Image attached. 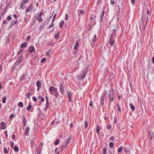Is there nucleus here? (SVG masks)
Segmentation results:
<instances>
[{"instance_id":"nucleus-1","label":"nucleus","mask_w":154,"mask_h":154,"mask_svg":"<svg viewBox=\"0 0 154 154\" xmlns=\"http://www.w3.org/2000/svg\"><path fill=\"white\" fill-rule=\"evenodd\" d=\"M23 58V57L22 55H21L18 57V59L16 60L13 65L12 68L13 70L17 69L18 71L19 69H20L22 66L20 64L22 63Z\"/></svg>"},{"instance_id":"nucleus-2","label":"nucleus","mask_w":154,"mask_h":154,"mask_svg":"<svg viewBox=\"0 0 154 154\" xmlns=\"http://www.w3.org/2000/svg\"><path fill=\"white\" fill-rule=\"evenodd\" d=\"M88 66H87V69H85V70H83L82 72V74H80L79 75L78 77V79L79 80H83L85 78L86 74L87 73V69H88Z\"/></svg>"},{"instance_id":"nucleus-3","label":"nucleus","mask_w":154,"mask_h":154,"mask_svg":"<svg viewBox=\"0 0 154 154\" xmlns=\"http://www.w3.org/2000/svg\"><path fill=\"white\" fill-rule=\"evenodd\" d=\"M116 35V34L114 33H112L110 35L109 39V43L111 46L113 45L114 43L115 42V39L114 36Z\"/></svg>"},{"instance_id":"nucleus-4","label":"nucleus","mask_w":154,"mask_h":154,"mask_svg":"<svg viewBox=\"0 0 154 154\" xmlns=\"http://www.w3.org/2000/svg\"><path fill=\"white\" fill-rule=\"evenodd\" d=\"M49 92L51 94H53L54 92L57 93V89L56 88H55L53 86H51L49 89Z\"/></svg>"},{"instance_id":"nucleus-5","label":"nucleus","mask_w":154,"mask_h":154,"mask_svg":"<svg viewBox=\"0 0 154 154\" xmlns=\"http://www.w3.org/2000/svg\"><path fill=\"white\" fill-rule=\"evenodd\" d=\"M59 89L60 92L63 94L64 92V89L62 82L60 83L59 84Z\"/></svg>"},{"instance_id":"nucleus-6","label":"nucleus","mask_w":154,"mask_h":154,"mask_svg":"<svg viewBox=\"0 0 154 154\" xmlns=\"http://www.w3.org/2000/svg\"><path fill=\"white\" fill-rule=\"evenodd\" d=\"M18 22L17 20H12L11 21L10 23V28H12L13 26H14V24H17L18 23Z\"/></svg>"},{"instance_id":"nucleus-7","label":"nucleus","mask_w":154,"mask_h":154,"mask_svg":"<svg viewBox=\"0 0 154 154\" xmlns=\"http://www.w3.org/2000/svg\"><path fill=\"white\" fill-rule=\"evenodd\" d=\"M114 96V90L113 88L111 89L109 92L108 97Z\"/></svg>"},{"instance_id":"nucleus-8","label":"nucleus","mask_w":154,"mask_h":154,"mask_svg":"<svg viewBox=\"0 0 154 154\" xmlns=\"http://www.w3.org/2000/svg\"><path fill=\"white\" fill-rule=\"evenodd\" d=\"M72 137L70 135H69L67 138L65 140L64 142L66 143V144H69L71 141V139Z\"/></svg>"},{"instance_id":"nucleus-9","label":"nucleus","mask_w":154,"mask_h":154,"mask_svg":"<svg viewBox=\"0 0 154 154\" xmlns=\"http://www.w3.org/2000/svg\"><path fill=\"white\" fill-rule=\"evenodd\" d=\"M60 37V33L59 31H57L55 33L54 35V37L56 40H58L59 39Z\"/></svg>"},{"instance_id":"nucleus-10","label":"nucleus","mask_w":154,"mask_h":154,"mask_svg":"<svg viewBox=\"0 0 154 154\" xmlns=\"http://www.w3.org/2000/svg\"><path fill=\"white\" fill-rule=\"evenodd\" d=\"M105 14V11L103 10L101 12V14L100 15V22L101 23V22L103 21V17Z\"/></svg>"},{"instance_id":"nucleus-11","label":"nucleus","mask_w":154,"mask_h":154,"mask_svg":"<svg viewBox=\"0 0 154 154\" xmlns=\"http://www.w3.org/2000/svg\"><path fill=\"white\" fill-rule=\"evenodd\" d=\"M1 129H5L6 128V126L4 122H2L0 124Z\"/></svg>"},{"instance_id":"nucleus-12","label":"nucleus","mask_w":154,"mask_h":154,"mask_svg":"<svg viewBox=\"0 0 154 154\" xmlns=\"http://www.w3.org/2000/svg\"><path fill=\"white\" fill-rule=\"evenodd\" d=\"M140 27L141 31H143L146 28V25H144V23L142 25H140Z\"/></svg>"},{"instance_id":"nucleus-13","label":"nucleus","mask_w":154,"mask_h":154,"mask_svg":"<svg viewBox=\"0 0 154 154\" xmlns=\"http://www.w3.org/2000/svg\"><path fill=\"white\" fill-rule=\"evenodd\" d=\"M29 51L30 52H32L35 51V48L34 46H30L29 48Z\"/></svg>"},{"instance_id":"nucleus-14","label":"nucleus","mask_w":154,"mask_h":154,"mask_svg":"<svg viewBox=\"0 0 154 154\" xmlns=\"http://www.w3.org/2000/svg\"><path fill=\"white\" fill-rule=\"evenodd\" d=\"M129 106L132 111H134L135 110V107L133 104L131 103H130L129 104Z\"/></svg>"},{"instance_id":"nucleus-15","label":"nucleus","mask_w":154,"mask_h":154,"mask_svg":"<svg viewBox=\"0 0 154 154\" xmlns=\"http://www.w3.org/2000/svg\"><path fill=\"white\" fill-rule=\"evenodd\" d=\"M148 136L150 140H151L152 139L153 135L152 134V133L150 131H149L148 133Z\"/></svg>"},{"instance_id":"nucleus-16","label":"nucleus","mask_w":154,"mask_h":154,"mask_svg":"<svg viewBox=\"0 0 154 154\" xmlns=\"http://www.w3.org/2000/svg\"><path fill=\"white\" fill-rule=\"evenodd\" d=\"M27 43L25 42L21 45L20 47L21 48H24L27 46Z\"/></svg>"},{"instance_id":"nucleus-17","label":"nucleus","mask_w":154,"mask_h":154,"mask_svg":"<svg viewBox=\"0 0 154 154\" xmlns=\"http://www.w3.org/2000/svg\"><path fill=\"white\" fill-rule=\"evenodd\" d=\"M29 130V127H26V131L25 132V135H27Z\"/></svg>"},{"instance_id":"nucleus-18","label":"nucleus","mask_w":154,"mask_h":154,"mask_svg":"<svg viewBox=\"0 0 154 154\" xmlns=\"http://www.w3.org/2000/svg\"><path fill=\"white\" fill-rule=\"evenodd\" d=\"M64 23V22L63 20H62L60 21L59 24L60 25V28H63Z\"/></svg>"},{"instance_id":"nucleus-19","label":"nucleus","mask_w":154,"mask_h":154,"mask_svg":"<svg viewBox=\"0 0 154 154\" xmlns=\"http://www.w3.org/2000/svg\"><path fill=\"white\" fill-rule=\"evenodd\" d=\"M114 97H108L110 105L111 104V103L113 101Z\"/></svg>"},{"instance_id":"nucleus-20","label":"nucleus","mask_w":154,"mask_h":154,"mask_svg":"<svg viewBox=\"0 0 154 154\" xmlns=\"http://www.w3.org/2000/svg\"><path fill=\"white\" fill-rule=\"evenodd\" d=\"M26 75L25 73H23L20 78V81H22L26 77Z\"/></svg>"},{"instance_id":"nucleus-21","label":"nucleus","mask_w":154,"mask_h":154,"mask_svg":"<svg viewBox=\"0 0 154 154\" xmlns=\"http://www.w3.org/2000/svg\"><path fill=\"white\" fill-rule=\"evenodd\" d=\"M79 15H80V14H85V11L84 10H79L78 12Z\"/></svg>"},{"instance_id":"nucleus-22","label":"nucleus","mask_w":154,"mask_h":154,"mask_svg":"<svg viewBox=\"0 0 154 154\" xmlns=\"http://www.w3.org/2000/svg\"><path fill=\"white\" fill-rule=\"evenodd\" d=\"M101 130L100 127L99 125H97V128L96 129V132L98 134H99L100 131Z\"/></svg>"},{"instance_id":"nucleus-23","label":"nucleus","mask_w":154,"mask_h":154,"mask_svg":"<svg viewBox=\"0 0 154 154\" xmlns=\"http://www.w3.org/2000/svg\"><path fill=\"white\" fill-rule=\"evenodd\" d=\"M96 39H97V35L96 34H95L94 35L93 38L92 39V43L93 44V43L95 42H96Z\"/></svg>"},{"instance_id":"nucleus-24","label":"nucleus","mask_w":154,"mask_h":154,"mask_svg":"<svg viewBox=\"0 0 154 154\" xmlns=\"http://www.w3.org/2000/svg\"><path fill=\"white\" fill-rule=\"evenodd\" d=\"M68 144H66V142H64V143L62 144L61 146H62V149L65 148Z\"/></svg>"},{"instance_id":"nucleus-25","label":"nucleus","mask_w":154,"mask_h":154,"mask_svg":"<svg viewBox=\"0 0 154 154\" xmlns=\"http://www.w3.org/2000/svg\"><path fill=\"white\" fill-rule=\"evenodd\" d=\"M49 104H45V107L43 109V110L45 111H46L49 107Z\"/></svg>"},{"instance_id":"nucleus-26","label":"nucleus","mask_w":154,"mask_h":154,"mask_svg":"<svg viewBox=\"0 0 154 154\" xmlns=\"http://www.w3.org/2000/svg\"><path fill=\"white\" fill-rule=\"evenodd\" d=\"M36 85L37 87H40L41 86V84L40 82L39 81H37L36 82Z\"/></svg>"},{"instance_id":"nucleus-27","label":"nucleus","mask_w":154,"mask_h":154,"mask_svg":"<svg viewBox=\"0 0 154 154\" xmlns=\"http://www.w3.org/2000/svg\"><path fill=\"white\" fill-rule=\"evenodd\" d=\"M53 94H52V95H54L55 97H56L57 98L59 96V93L58 91V90H57V93H56V92H54L53 93Z\"/></svg>"},{"instance_id":"nucleus-28","label":"nucleus","mask_w":154,"mask_h":154,"mask_svg":"<svg viewBox=\"0 0 154 154\" xmlns=\"http://www.w3.org/2000/svg\"><path fill=\"white\" fill-rule=\"evenodd\" d=\"M79 44V42H76L74 47L75 49H76L77 48Z\"/></svg>"},{"instance_id":"nucleus-29","label":"nucleus","mask_w":154,"mask_h":154,"mask_svg":"<svg viewBox=\"0 0 154 154\" xmlns=\"http://www.w3.org/2000/svg\"><path fill=\"white\" fill-rule=\"evenodd\" d=\"M10 41V38L8 37L7 36V37L6 38V43L7 44L9 43Z\"/></svg>"},{"instance_id":"nucleus-30","label":"nucleus","mask_w":154,"mask_h":154,"mask_svg":"<svg viewBox=\"0 0 154 154\" xmlns=\"http://www.w3.org/2000/svg\"><path fill=\"white\" fill-rule=\"evenodd\" d=\"M23 122L24 126L25 127L26 126V121L25 117H24V118L23 119Z\"/></svg>"},{"instance_id":"nucleus-31","label":"nucleus","mask_w":154,"mask_h":154,"mask_svg":"<svg viewBox=\"0 0 154 154\" xmlns=\"http://www.w3.org/2000/svg\"><path fill=\"white\" fill-rule=\"evenodd\" d=\"M85 125V129H86L87 128L88 126V121L87 120H85V121L84 123Z\"/></svg>"},{"instance_id":"nucleus-32","label":"nucleus","mask_w":154,"mask_h":154,"mask_svg":"<svg viewBox=\"0 0 154 154\" xmlns=\"http://www.w3.org/2000/svg\"><path fill=\"white\" fill-rule=\"evenodd\" d=\"M60 142V140L59 139H56L54 142V144L55 145H58Z\"/></svg>"},{"instance_id":"nucleus-33","label":"nucleus","mask_w":154,"mask_h":154,"mask_svg":"<svg viewBox=\"0 0 154 154\" xmlns=\"http://www.w3.org/2000/svg\"><path fill=\"white\" fill-rule=\"evenodd\" d=\"M101 105L102 106H103L104 105V99H100Z\"/></svg>"},{"instance_id":"nucleus-34","label":"nucleus","mask_w":154,"mask_h":154,"mask_svg":"<svg viewBox=\"0 0 154 154\" xmlns=\"http://www.w3.org/2000/svg\"><path fill=\"white\" fill-rule=\"evenodd\" d=\"M32 95V93L28 92L27 94L26 95V97L28 98H29Z\"/></svg>"},{"instance_id":"nucleus-35","label":"nucleus","mask_w":154,"mask_h":154,"mask_svg":"<svg viewBox=\"0 0 154 154\" xmlns=\"http://www.w3.org/2000/svg\"><path fill=\"white\" fill-rule=\"evenodd\" d=\"M18 106L20 107H23V103L21 102H20L18 103Z\"/></svg>"},{"instance_id":"nucleus-36","label":"nucleus","mask_w":154,"mask_h":154,"mask_svg":"<svg viewBox=\"0 0 154 154\" xmlns=\"http://www.w3.org/2000/svg\"><path fill=\"white\" fill-rule=\"evenodd\" d=\"M114 144L113 142H110L109 143V146L111 148H113Z\"/></svg>"},{"instance_id":"nucleus-37","label":"nucleus","mask_w":154,"mask_h":154,"mask_svg":"<svg viewBox=\"0 0 154 154\" xmlns=\"http://www.w3.org/2000/svg\"><path fill=\"white\" fill-rule=\"evenodd\" d=\"M37 20H38V21L40 22L43 21V20L42 19L41 17H37Z\"/></svg>"},{"instance_id":"nucleus-38","label":"nucleus","mask_w":154,"mask_h":154,"mask_svg":"<svg viewBox=\"0 0 154 154\" xmlns=\"http://www.w3.org/2000/svg\"><path fill=\"white\" fill-rule=\"evenodd\" d=\"M14 150L16 152H18L19 151V148L17 146H14L13 148Z\"/></svg>"},{"instance_id":"nucleus-39","label":"nucleus","mask_w":154,"mask_h":154,"mask_svg":"<svg viewBox=\"0 0 154 154\" xmlns=\"http://www.w3.org/2000/svg\"><path fill=\"white\" fill-rule=\"evenodd\" d=\"M94 25H95V23L93 24H90V23H89L88 28L90 30L92 28V26Z\"/></svg>"},{"instance_id":"nucleus-40","label":"nucleus","mask_w":154,"mask_h":154,"mask_svg":"<svg viewBox=\"0 0 154 154\" xmlns=\"http://www.w3.org/2000/svg\"><path fill=\"white\" fill-rule=\"evenodd\" d=\"M32 106L30 104L28 105L27 107V109L28 111H29L32 108Z\"/></svg>"},{"instance_id":"nucleus-41","label":"nucleus","mask_w":154,"mask_h":154,"mask_svg":"<svg viewBox=\"0 0 154 154\" xmlns=\"http://www.w3.org/2000/svg\"><path fill=\"white\" fill-rule=\"evenodd\" d=\"M6 97H2V102L4 103H5L6 101Z\"/></svg>"},{"instance_id":"nucleus-42","label":"nucleus","mask_w":154,"mask_h":154,"mask_svg":"<svg viewBox=\"0 0 154 154\" xmlns=\"http://www.w3.org/2000/svg\"><path fill=\"white\" fill-rule=\"evenodd\" d=\"M117 107L118 111H119L120 112H121V109L120 108V106L118 104H117Z\"/></svg>"},{"instance_id":"nucleus-43","label":"nucleus","mask_w":154,"mask_h":154,"mask_svg":"<svg viewBox=\"0 0 154 154\" xmlns=\"http://www.w3.org/2000/svg\"><path fill=\"white\" fill-rule=\"evenodd\" d=\"M106 148H105L104 146L103 148V154H106Z\"/></svg>"},{"instance_id":"nucleus-44","label":"nucleus","mask_w":154,"mask_h":154,"mask_svg":"<svg viewBox=\"0 0 154 154\" xmlns=\"http://www.w3.org/2000/svg\"><path fill=\"white\" fill-rule=\"evenodd\" d=\"M123 147L122 146H121L119 147L118 149V151L119 152H121L122 149Z\"/></svg>"},{"instance_id":"nucleus-45","label":"nucleus","mask_w":154,"mask_h":154,"mask_svg":"<svg viewBox=\"0 0 154 154\" xmlns=\"http://www.w3.org/2000/svg\"><path fill=\"white\" fill-rule=\"evenodd\" d=\"M23 51V50L22 49H20V50L18 52L17 55H18L20 54Z\"/></svg>"},{"instance_id":"nucleus-46","label":"nucleus","mask_w":154,"mask_h":154,"mask_svg":"<svg viewBox=\"0 0 154 154\" xmlns=\"http://www.w3.org/2000/svg\"><path fill=\"white\" fill-rule=\"evenodd\" d=\"M151 15V13L149 11L148 9H147V17H149V16L150 17Z\"/></svg>"},{"instance_id":"nucleus-47","label":"nucleus","mask_w":154,"mask_h":154,"mask_svg":"<svg viewBox=\"0 0 154 154\" xmlns=\"http://www.w3.org/2000/svg\"><path fill=\"white\" fill-rule=\"evenodd\" d=\"M45 97H46V104H49V100H48L49 98L46 96Z\"/></svg>"},{"instance_id":"nucleus-48","label":"nucleus","mask_w":154,"mask_h":154,"mask_svg":"<svg viewBox=\"0 0 154 154\" xmlns=\"http://www.w3.org/2000/svg\"><path fill=\"white\" fill-rule=\"evenodd\" d=\"M32 99L34 101L36 102L37 101V99L36 97L35 96H33L32 97Z\"/></svg>"},{"instance_id":"nucleus-49","label":"nucleus","mask_w":154,"mask_h":154,"mask_svg":"<svg viewBox=\"0 0 154 154\" xmlns=\"http://www.w3.org/2000/svg\"><path fill=\"white\" fill-rule=\"evenodd\" d=\"M5 10H3V11H1V16H0V17H2V16L3 15L4 13H5Z\"/></svg>"},{"instance_id":"nucleus-50","label":"nucleus","mask_w":154,"mask_h":154,"mask_svg":"<svg viewBox=\"0 0 154 154\" xmlns=\"http://www.w3.org/2000/svg\"><path fill=\"white\" fill-rule=\"evenodd\" d=\"M30 9L31 11L32 10V9L33 8V5L32 4L30 5L28 7Z\"/></svg>"},{"instance_id":"nucleus-51","label":"nucleus","mask_w":154,"mask_h":154,"mask_svg":"<svg viewBox=\"0 0 154 154\" xmlns=\"http://www.w3.org/2000/svg\"><path fill=\"white\" fill-rule=\"evenodd\" d=\"M4 151L5 153H7L8 152V151L7 150L6 148L5 147L4 148Z\"/></svg>"},{"instance_id":"nucleus-52","label":"nucleus","mask_w":154,"mask_h":154,"mask_svg":"<svg viewBox=\"0 0 154 154\" xmlns=\"http://www.w3.org/2000/svg\"><path fill=\"white\" fill-rule=\"evenodd\" d=\"M46 58H42L41 60V62L43 63L46 60Z\"/></svg>"},{"instance_id":"nucleus-53","label":"nucleus","mask_w":154,"mask_h":154,"mask_svg":"<svg viewBox=\"0 0 154 154\" xmlns=\"http://www.w3.org/2000/svg\"><path fill=\"white\" fill-rule=\"evenodd\" d=\"M33 143H34V141L32 140H31L30 141V145L32 147H33Z\"/></svg>"},{"instance_id":"nucleus-54","label":"nucleus","mask_w":154,"mask_h":154,"mask_svg":"<svg viewBox=\"0 0 154 154\" xmlns=\"http://www.w3.org/2000/svg\"><path fill=\"white\" fill-rule=\"evenodd\" d=\"M67 94L68 96V97H71L72 96V93L71 92H67Z\"/></svg>"},{"instance_id":"nucleus-55","label":"nucleus","mask_w":154,"mask_h":154,"mask_svg":"<svg viewBox=\"0 0 154 154\" xmlns=\"http://www.w3.org/2000/svg\"><path fill=\"white\" fill-rule=\"evenodd\" d=\"M10 145H11V146L12 148H13V147H14V143L13 142L11 141L10 142Z\"/></svg>"},{"instance_id":"nucleus-56","label":"nucleus","mask_w":154,"mask_h":154,"mask_svg":"<svg viewBox=\"0 0 154 154\" xmlns=\"http://www.w3.org/2000/svg\"><path fill=\"white\" fill-rule=\"evenodd\" d=\"M125 151L126 153H128L129 152V151L125 147H124V148Z\"/></svg>"},{"instance_id":"nucleus-57","label":"nucleus","mask_w":154,"mask_h":154,"mask_svg":"<svg viewBox=\"0 0 154 154\" xmlns=\"http://www.w3.org/2000/svg\"><path fill=\"white\" fill-rule=\"evenodd\" d=\"M11 16V15H10V16H8L7 17V19L8 21L12 19V17Z\"/></svg>"},{"instance_id":"nucleus-58","label":"nucleus","mask_w":154,"mask_h":154,"mask_svg":"<svg viewBox=\"0 0 154 154\" xmlns=\"http://www.w3.org/2000/svg\"><path fill=\"white\" fill-rule=\"evenodd\" d=\"M89 23H90V24H94V23H95V22L94 21V20H90V22Z\"/></svg>"},{"instance_id":"nucleus-59","label":"nucleus","mask_w":154,"mask_h":154,"mask_svg":"<svg viewBox=\"0 0 154 154\" xmlns=\"http://www.w3.org/2000/svg\"><path fill=\"white\" fill-rule=\"evenodd\" d=\"M54 25V23H51L50 25L48 26V28H50L51 27H52Z\"/></svg>"},{"instance_id":"nucleus-60","label":"nucleus","mask_w":154,"mask_h":154,"mask_svg":"<svg viewBox=\"0 0 154 154\" xmlns=\"http://www.w3.org/2000/svg\"><path fill=\"white\" fill-rule=\"evenodd\" d=\"M111 125L110 124H109L107 125L106 128L108 129H110L111 128Z\"/></svg>"},{"instance_id":"nucleus-61","label":"nucleus","mask_w":154,"mask_h":154,"mask_svg":"<svg viewBox=\"0 0 154 154\" xmlns=\"http://www.w3.org/2000/svg\"><path fill=\"white\" fill-rule=\"evenodd\" d=\"M43 14V12L42 11L40 12L39 13V14H38V17H41Z\"/></svg>"},{"instance_id":"nucleus-62","label":"nucleus","mask_w":154,"mask_h":154,"mask_svg":"<svg viewBox=\"0 0 154 154\" xmlns=\"http://www.w3.org/2000/svg\"><path fill=\"white\" fill-rule=\"evenodd\" d=\"M29 1V0H23V2L25 3H28Z\"/></svg>"},{"instance_id":"nucleus-63","label":"nucleus","mask_w":154,"mask_h":154,"mask_svg":"<svg viewBox=\"0 0 154 154\" xmlns=\"http://www.w3.org/2000/svg\"><path fill=\"white\" fill-rule=\"evenodd\" d=\"M30 36L28 35L27 37V41H29L30 40Z\"/></svg>"},{"instance_id":"nucleus-64","label":"nucleus","mask_w":154,"mask_h":154,"mask_svg":"<svg viewBox=\"0 0 154 154\" xmlns=\"http://www.w3.org/2000/svg\"><path fill=\"white\" fill-rule=\"evenodd\" d=\"M14 117V115L13 114H12L10 116V118L12 119Z\"/></svg>"}]
</instances>
